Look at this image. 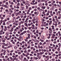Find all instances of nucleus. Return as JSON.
Returning a JSON list of instances; mask_svg holds the SVG:
<instances>
[{"label":"nucleus","mask_w":61,"mask_h":61,"mask_svg":"<svg viewBox=\"0 0 61 61\" xmlns=\"http://www.w3.org/2000/svg\"><path fill=\"white\" fill-rule=\"evenodd\" d=\"M29 38H28V37H26V38L25 39H24V40H25V42H27V41H28V39H29Z\"/></svg>","instance_id":"obj_1"},{"label":"nucleus","mask_w":61,"mask_h":61,"mask_svg":"<svg viewBox=\"0 0 61 61\" xmlns=\"http://www.w3.org/2000/svg\"><path fill=\"white\" fill-rule=\"evenodd\" d=\"M0 32H1V33H0V35H2V33L3 34H5V32H3V30H1Z\"/></svg>","instance_id":"obj_2"},{"label":"nucleus","mask_w":61,"mask_h":61,"mask_svg":"<svg viewBox=\"0 0 61 61\" xmlns=\"http://www.w3.org/2000/svg\"><path fill=\"white\" fill-rule=\"evenodd\" d=\"M56 36V35L54 34H53L52 36V38H55V37Z\"/></svg>","instance_id":"obj_3"},{"label":"nucleus","mask_w":61,"mask_h":61,"mask_svg":"<svg viewBox=\"0 0 61 61\" xmlns=\"http://www.w3.org/2000/svg\"><path fill=\"white\" fill-rule=\"evenodd\" d=\"M12 22V21L10 20V21H9L6 23L7 24H10Z\"/></svg>","instance_id":"obj_4"},{"label":"nucleus","mask_w":61,"mask_h":61,"mask_svg":"<svg viewBox=\"0 0 61 61\" xmlns=\"http://www.w3.org/2000/svg\"><path fill=\"white\" fill-rule=\"evenodd\" d=\"M58 35L59 36H61V33L60 31H58Z\"/></svg>","instance_id":"obj_5"},{"label":"nucleus","mask_w":61,"mask_h":61,"mask_svg":"<svg viewBox=\"0 0 61 61\" xmlns=\"http://www.w3.org/2000/svg\"><path fill=\"white\" fill-rule=\"evenodd\" d=\"M53 25H54L56 26L57 25V23H56L55 24L54 23H53L52 24Z\"/></svg>","instance_id":"obj_6"},{"label":"nucleus","mask_w":61,"mask_h":61,"mask_svg":"<svg viewBox=\"0 0 61 61\" xmlns=\"http://www.w3.org/2000/svg\"><path fill=\"white\" fill-rule=\"evenodd\" d=\"M26 3L25 4V5H28L29 4V2L27 1L26 2Z\"/></svg>","instance_id":"obj_7"},{"label":"nucleus","mask_w":61,"mask_h":61,"mask_svg":"<svg viewBox=\"0 0 61 61\" xmlns=\"http://www.w3.org/2000/svg\"><path fill=\"white\" fill-rule=\"evenodd\" d=\"M23 60L24 61H28V60L26 59V58L25 57L24 58Z\"/></svg>","instance_id":"obj_8"},{"label":"nucleus","mask_w":61,"mask_h":61,"mask_svg":"<svg viewBox=\"0 0 61 61\" xmlns=\"http://www.w3.org/2000/svg\"><path fill=\"white\" fill-rule=\"evenodd\" d=\"M24 25H25L27 27H28V25H27V23L25 22Z\"/></svg>","instance_id":"obj_9"},{"label":"nucleus","mask_w":61,"mask_h":61,"mask_svg":"<svg viewBox=\"0 0 61 61\" xmlns=\"http://www.w3.org/2000/svg\"><path fill=\"white\" fill-rule=\"evenodd\" d=\"M39 54L40 55H43V54H44V52H40Z\"/></svg>","instance_id":"obj_10"},{"label":"nucleus","mask_w":61,"mask_h":61,"mask_svg":"<svg viewBox=\"0 0 61 61\" xmlns=\"http://www.w3.org/2000/svg\"><path fill=\"white\" fill-rule=\"evenodd\" d=\"M13 30H14V28H12L10 30V31L11 32H13Z\"/></svg>","instance_id":"obj_11"},{"label":"nucleus","mask_w":61,"mask_h":61,"mask_svg":"<svg viewBox=\"0 0 61 61\" xmlns=\"http://www.w3.org/2000/svg\"><path fill=\"white\" fill-rule=\"evenodd\" d=\"M33 58L34 59H35V60H37V59H38V58L36 57H33Z\"/></svg>","instance_id":"obj_12"},{"label":"nucleus","mask_w":61,"mask_h":61,"mask_svg":"<svg viewBox=\"0 0 61 61\" xmlns=\"http://www.w3.org/2000/svg\"><path fill=\"white\" fill-rule=\"evenodd\" d=\"M53 19L52 20V21H53V22H54V23H56V21H55V19L54 18V17H53Z\"/></svg>","instance_id":"obj_13"},{"label":"nucleus","mask_w":61,"mask_h":61,"mask_svg":"<svg viewBox=\"0 0 61 61\" xmlns=\"http://www.w3.org/2000/svg\"><path fill=\"white\" fill-rule=\"evenodd\" d=\"M24 8L25 7V5H24L23 7H22L21 8H20L21 10H23L24 9Z\"/></svg>","instance_id":"obj_14"},{"label":"nucleus","mask_w":61,"mask_h":61,"mask_svg":"<svg viewBox=\"0 0 61 61\" xmlns=\"http://www.w3.org/2000/svg\"><path fill=\"white\" fill-rule=\"evenodd\" d=\"M27 36H28V38H30V34H27Z\"/></svg>","instance_id":"obj_15"},{"label":"nucleus","mask_w":61,"mask_h":61,"mask_svg":"<svg viewBox=\"0 0 61 61\" xmlns=\"http://www.w3.org/2000/svg\"><path fill=\"white\" fill-rule=\"evenodd\" d=\"M30 12V10H28L27 11V14L28 15L29 14V12Z\"/></svg>","instance_id":"obj_16"},{"label":"nucleus","mask_w":61,"mask_h":61,"mask_svg":"<svg viewBox=\"0 0 61 61\" xmlns=\"http://www.w3.org/2000/svg\"><path fill=\"white\" fill-rule=\"evenodd\" d=\"M39 40L40 41H41V42H44V40H42L41 39H40Z\"/></svg>","instance_id":"obj_17"},{"label":"nucleus","mask_w":61,"mask_h":61,"mask_svg":"<svg viewBox=\"0 0 61 61\" xmlns=\"http://www.w3.org/2000/svg\"><path fill=\"white\" fill-rule=\"evenodd\" d=\"M41 8L43 9H45L46 8V7H44V6H42L41 7Z\"/></svg>","instance_id":"obj_18"},{"label":"nucleus","mask_w":61,"mask_h":61,"mask_svg":"<svg viewBox=\"0 0 61 61\" xmlns=\"http://www.w3.org/2000/svg\"><path fill=\"white\" fill-rule=\"evenodd\" d=\"M16 14L17 15H16V16H17V15H20L19 12H18L17 13H16Z\"/></svg>","instance_id":"obj_19"},{"label":"nucleus","mask_w":61,"mask_h":61,"mask_svg":"<svg viewBox=\"0 0 61 61\" xmlns=\"http://www.w3.org/2000/svg\"><path fill=\"white\" fill-rule=\"evenodd\" d=\"M37 57L39 56H40V54L39 53H37Z\"/></svg>","instance_id":"obj_20"},{"label":"nucleus","mask_w":61,"mask_h":61,"mask_svg":"<svg viewBox=\"0 0 61 61\" xmlns=\"http://www.w3.org/2000/svg\"><path fill=\"white\" fill-rule=\"evenodd\" d=\"M4 21V20L3 21V22H4V23H3V25H5V22Z\"/></svg>","instance_id":"obj_21"},{"label":"nucleus","mask_w":61,"mask_h":61,"mask_svg":"<svg viewBox=\"0 0 61 61\" xmlns=\"http://www.w3.org/2000/svg\"><path fill=\"white\" fill-rule=\"evenodd\" d=\"M25 7L26 8V9H28V6L27 5H26L25 6Z\"/></svg>","instance_id":"obj_22"},{"label":"nucleus","mask_w":61,"mask_h":61,"mask_svg":"<svg viewBox=\"0 0 61 61\" xmlns=\"http://www.w3.org/2000/svg\"><path fill=\"white\" fill-rule=\"evenodd\" d=\"M12 43L13 44V45H14V46H15V42H14V41H13L12 42Z\"/></svg>","instance_id":"obj_23"},{"label":"nucleus","mask_w":61,"mask_h":61,"mask_svg":"<svg viewBox=\"0 0 61 61\" xmlns=\"http://www.w3.org/2000/svg\"><path fill=\"white\" fill-rule=\"evenodd\" d=\"M5 52H6V51L5 50L4 51V52L3 53V55H5Z\"/></svg>","instance_id":"obj_24"},{"label":"nucleus","mask_w":61,"mask_h":61,"mask_svg":"<svg viewBox=\"0 0 61 61\" xmlns=\"http://www.w3.org/2000/svg\"><path fill=\"white\" fill-rule=\"evenodd\" d=\"M20 22V23L21 24H23L24 23V21H21Z\"/></svg>","instance_id":"obj_25"},{"label":"nucleus","mask_w":61,"mask_h":61,"mask_svg":"<svg viewBox=\"0 0 61 61\" xmlns=\"http://www.w3.org/2000/svg\"><path fill=\"white\" fill-rule=\"evenodd\" d=\"M1 27L2 29H1L2 30H3L4 29V26L3 25H2L1 26Z\"/></svg>","instance_id":"obj_26"},{"label":"nucleus","mask_w":61,"mask_h":61,"mask_svg":"<svg viewBox=\"0 0 61 61\" xmlns=\"http://www.w3.org/2000/svg\"><path fill=\"white\" fill-rule=\"evenodd\" d=\"M6 36H8V35H9V33L8 32H7L6 33Z\"/></svg>","instance_id":"obj_27"},{"label":"nucleus","mask_w":61,"mask_h":61,"mask_svg":"<svg viewBox=\"0 0 61 61\" xmlns=\"http://www.w3.org/2000/svg\"><path fill=\"white\" fill-rule=\"evenodd\" d=\"M4 7L5 8H8V7L6 5H5Z\"/></svg>","instance_id":"obj_28"},{"label":"nucleus","mask_w":61,"mask_h":61,"mask_svg":"<svg viewBox=\"0 0 61 61\" xmlns=\"http://www.w3.org/2000/svg\"><path fill=\"white\" fill-rule=\"evenodd\" d=\"M20 18V17L19 16H18L16 18V19H18V18Z\"/></svg>","instance_id":"obj_29"},{"label":"nucleus","mask_w":61,"mask_h":61,"mask_svg":"<svg viewBox=\"0 0 61 61\" xmlns=\"http://www.w3.org/2000/svg\"><path fill=\"white\" fill-rule=\"evenodd\" d=\"M36 34H38V33H39V30H36Z\"/></svg>","instance_id":"obj_30"},{"label":"nucleus","mask_w":61,"mask_h":61,"mask_svg":"<svg viewBox=\"0 0 61 61\" xmlns=\"http://www.w3.org/2000/svg\"><path fill=\"white\" fill-rule=\"evenodd\" d=\"M19 15H20V16H24V14L22 13L21 14H20Z\"/></svg>","instance_id":"obj_31"},{"label":"nucleus","mask_w":61,"mask_h":61,"mask_svg":"<svg viewBox=\"0 0 61 61\" xmlns=\"http://www.w3.org/2000/svg\"><path fill=\"white\" fill-rule=\"evenodd\" d=\"M56 21H57V22L59 21V20H58V19L57 18L56 19Z\"/></svg>","instance_id":"obj_32"},{"label":"nucleus","mask_w":61,"mask_h":61,"mask_svg":"<svg viewBox=\"0 0 61 61\" xmlns=\"http://www.w3.org/2000/svg\"><path fill=\"white\" fill-rule=\"evenodd\" d=\"M57 50L58 51H60V48H58L57 49Z\"/></svg>","instance_id":"obj_33"},{"label":"nucleus","mask_w":61,"mask_h":61,"mask_svg":"<svg viewBox=\"0 0 61 61\" xmlns=\"http://www.w3.org/2000/svg\"><path fill=\"white\" fill-rule=\"evenodd\" d=\"M11 5H14V3L13 2H11V3L10 4Z\"/></svg>","instance_id":"obj_34"},{"label":"nucleus","mask_w":61,"mask_h":61,"mask_svg":"<svg viewBox=\"0 0 61 61\" xmlns=\"http://www.w3.org/2000/svg\"><path fill=\"white\" fill-rule=\"evenodd\" d=\"M37 41V40L36 39L34 40V42H36Z\"/></svg>","instance_id":"obj_35"},{"label":"nucleus","mask_w":61,"mask_h":61,"mask_svg":"<svg viewBox=\"0 0 61 61\" xmlns=\"http://www.w3.org/2000/svg\"><path fill=\"white\" fill-rule=\"evenodd\" d=\"M19 6H17L16 7V8L17 9H19Z\"/></svg>","instance_id":"obj_36"},{"label":"nucleus","mask_w":61,"mask_h":61,"mask_svg":"<svg viewBox=\"0 0 61 61\" xmlns=\"http://www.w3.org/2000/svg\"><path fill=\"white\" fill-rule=\"evenodd\" d=\"M27 31H26L25 30V31H23V34H25V33H26Z\"/></svg>","instance_id":"obj_37"},{"label":"nucleus","mask_w":61,"mask_h":61,"mask_svg":"<svg viewBox=\"0 0 61 61\" xmlns=\"http://www.w3.org/2000/svg\"><path fill=\"white\" fill-rule=\"evenodd\" d=\"M61 24V22H58V25H59Z\"/></svg>","instance_id":"obj_38"},{"label":"nucleus","mask_w":61,"mask_h":61,"mask_svg":"<svg viewBox=\"0 0 61 61\" xmlns=\"http://www.w3.org/2000/svg\"><path fill=\"white\" fill-rule=\"evenodd\" d=\"M2 42H5V40H3V38H2Z\"/></svg>","instance_id":"obj_39"},{"label":"nucleus","mask_w":61,"mask_h":61,"mask_svg":"<svg viewBox=\"0 0 61 61\" xmlns=\"http://www.w3.org/2000/svg\"><path fill=\"white\" fill-rule=\"evenodd\" d=\"M32 10V8L31 7H29V10Z\"/></svg>","instance_id":"obj_40"},{"label":"nucleus","mask_w":61,"mask_h":61,"mask_svg":"<svg viewBox=\"0 0 61 61\" xmlns=\"http://www.w3.org/2000/svg\"><path fill=\"white\" fill-rule=\"evenodd\" d=\"M7 28L8 29H10V27L9 26H7Z\"/></svg>","instance_id":"obj_41"},{"label":"nucleus","mask_w":61,"mask_h":61,"mask_svg":"<svg viewBox=\"0 0 61 61\" xmlns=\"http://www.w3.org/2000/svg\"><path fill=\"white\" fill-rule=\"evenodd\" d=\"M31 15L32 16V17L33 18V17H34V16H35V14H32Z\"/></svg>","instance_id":"obj_42"},{"label":"nucleus","mask_w":61,"mask_h":61,"mask_svg":"<svg viewBox=\"0 0 61 61\" xmlns=\"http://www.w3.org/2000/svg\"><path fill=\"white\" fill-rule=\"evenodd\" d=\"M46 42H44L43 43V45H46Z\"/></svg>","instance_id":"obj_43"},{"label":"nucleus","mask_w":61,"mask_h":61,"mask_svg":"<svg viewBox=\"0 0 61 61\" xmlns=\"http://www.w3.org/2000/svg\"><path fill=\"white\" fill-rule=\"evenodd\" d=\"M25 22V23H28V21L27 20H26Z\"/></svg>","instance_id":"obj_44"},{"label":"nucleus","mask_w":61,"mask_h":61,"mask_svg":"<svg viewBox=\"0 0 61 61\" xmlns=\"http://www.w3.org/2000/svg\"><path fill=\"white\" fill-rule=\"evenodd\" d=\"M7 51L8 53H10V51H9V50H7Z\"/></svg>","instance_id":"obj_45"},{"label":"nucleus","mask_w":61,"mask_h":61,"mask_svg":"<svg viewBox=\"0 0 61 61\" xmlns=\"http://www.w3.org/2000/svg\"><path fill=\"white\" fill-rule=\"evenodd\" d=\"M20 3H18V4H17V6H20Z\"/></svg>","instance_id":"obj_46"},{"label":"nucleus","mask_w":61,"mask_h":61,"mask_svg":"<svg viewBox=\"0 0 61 61\" xmlns=\"http://www.w3.org/2000/svg\"><path fill=\"white\" fill-rule=\"evenodd\" d=\"M56 56V54H53L52 55V56Z\"/></svg>","instance_id":"obj_47"},{"label":"nucleus","mask_w":61,"mask_h":61,"mask_svg":"<svg viewBox=\"0 0 61 61\" xmlns=\"http://www.w3.org/2000/svg\"><path fill=\"white\" fill-rule=\"evenodd\" d=\"M36 2V0H32V3H34V2Z\"/></svg>","instance_id":"obj_48"},{"label":"nucleus","mask_w":61,"mask_h":61,"mask_svg":"<svg viewBox=\"0 0 61 61\" xmlns=\"http://www.w3.org/2000/svg\"><path fill=\"white\" fill-rule=\"evenodd\" d=\"M7 30V29L5 28L4 29V31H6V30Z\"/></svg>","instance_id":"obj_49"},{"label":"nucleus","mask_w":61,"mask_h":61,"mask_svg":"<svg viewBox=\"0 0 61 61\" xmlns=\"http://www.w3.org/2000/svg\"><path fill=\"white\" fill-rule=\"evenodd\" d=\"M48 15H49V13H46V16H48Z\"/></svg>","instance_id":"obj_50"},{"label":"nucleus","mask_w":61,"mask_h":61,"mask_svg":"<svg viewBox=\"0 0 61 61\" xmlns=\"http://www.w3.org/2000/svg\"><path fill=\"white\" fill-rule=\"evenodd\" d=\"M24 53H26L27 52V51L26 50H25L24 51Z\"/></svg>","instance_id":"obj_51"},{"label":"nucleus","mask_w":61,"mask_h":61,"mask_svg":"<svg viewBox=\"0 0 61 61\" xmlns=\"http://www.w3.org/2000/svg\"><path fill=\"white\" fill-rule=\"evenodd\" d=\"M10 58L11 60H13V58H12V57H10Z\"/></svg>","instance_id":"obj_52"},{"label":"nucleus","mask_w":61,"mask_h":61,"mask_svg":"<svg viewBox=\"0 0 61 61\" xmlns=\"http://www.w3.org/2000/svg\"><path fill=\"white\" fill-rule=\"evenodd\" d=\"M24 34V33H21V34L20 35V36H21V35H23Z\"/></svg>","instance_id":"obj_53"},{"label":"nucleus","mask_w":61,"mask_h":61,"mask_svg":"<svg viewBox=\"0 0 61 61\" xmlns=\"http://www.w3.org/2000/svg\"><path fill=\"white\" fill-rule=\"evenodd\" d=\"M37 2L38 3H41V1L40 0H38Z\"/></svg>","instance_id":"obj_54"},{"label":"nucleus","mask_w":61,"mask_h":61,"mask_svg":"<svg viewBox=\"0 0 61 61\" xmlns=\"http://www.w3.org/2000/svg\"><path fill=\"white\" fill-rule=\"evenodd\" d=\"M18 54H19V55H20L21 54V52L19 51L18 52Z\"/></svg>","instance_id":"obj_55"},{"label":"nucleus","mask_w":61,"mask_h":61,"mask_svg":"<svg viewBox=\"0 0 61 61\" xmlns=\"http://www.w3.org/2000/svg\"><path fill=\"white\" fill-rule=\"evenodd\" d=\"M6 5H8V2H6L5 3Z\"/></svg>","instance_id":"obj_56"},{"label":"nucleus","mask_w":61,"mask_h":61,"mask_svg":"<svg viewBox=\"0 0 61 61\" xmlns=\"http://www.w3.org/2000/svg\"><path fill=\"white\" fill-rule=\"evenodd\" d=\"M52 50L53 52H55V50L54 49H53Z\"/></svg>","instance_id":"obj_57"},{"label":"nucleus","mask_w":61,"mask_h":61,"mask_svg":"<svg viewBox=\"0 0 61 61\" xmlns=\"http://www.w3.org/2000/svg\"><path fill=\"white\" fill-rule=\"evenodd\" d=\"M30 46L29 45L27 47V48H30Z\"/></svg>","instance_id":"obj_58"},{"label":"nucleus","mask_w":61,"mask_h":61,"mask_svg":"<svg viewBox=\"0 0 61 61\" xmlns=\"http://www.w3.org/2000/svg\"><path fill=\"white\" fill-rule=\"evenodd\" d=\"M4 51H5V50H4L3 49H2L1 50V52H4Z\"/></svg>","instance_id":"obj_59"},{"label":"nucleus","mask_w":61,"mask_h":61,"mask_svg":"<svg viewBox=\"0 0 61 61\" xmlns=\"http://www.w3.org/2000/svg\"><path fill=\"white\" fill-rule=\"evenodd\" d=\"M41 38H42L43 39L44 38V36H41Z\"/></svg>","instance_id":"obj_60"},{"label":"nucleus","mask_w":61,"mask_h":61,"mask_svg":"<svg viewBox=\"0 0 61 61\" xmlns=\"http://www.w3.org/2000/svg\"><path fill=\"white\" fill-rule=\"evenodd\" d=\"M27 59H30V57L29 56H28L27 57Z\"/></svg>","instance_id":"obj_61"},{"label":"nucleus","mask_w":61,"mask_h":61,"mask_svg":"<svg viewBox=\"0 0 61 61\" xmlns=\"http://www.w3.org/2000/svg\"><path fill=\"white\" fill-rule=\"evenodd\" d=\"M16 46H18V47H19V45L18 44H17Z\"/></svg>","instance_id":"obj_62"},{"label":"nucleus","mask_w":61,"mask_h":61,"mask_svg":"<svg viewBox=\"0 0 61 61\" xmlns=\"http://www.w3.org/2000/svg\"><path fill=\"white\" fill-rule=\"evenodd\" d=\"M25 54L24 53H22V55L23 56H25Z\"/></svg>","instance_id":"obj_63"},{"label":"nucleus","mask_w":61,"mask_h":61,"mask_svg":"<svg viewBox=\"0 0 61 61\" xmlns=\"http://www.w3.org/2000/svg\"><path fill=\"white\" fill-rule=\"evenodd\" d=\"M47 9H49V8H50V7H49V6H47Z\"/></svg>","instance_id":"obj_64"}]
</instances>
